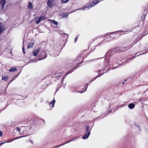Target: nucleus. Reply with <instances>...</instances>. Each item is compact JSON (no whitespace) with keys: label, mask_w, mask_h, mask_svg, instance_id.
<instances>
[{"label":"nucleus","mask_w":148,"mask_h":148,"mask_svg":"<svg viewBox=\"0 0 148 148\" xmlns=\"http://www.w3.org/2000/svg\"><path fill=\"white\" fill-rule=\"evenodd\" d=\"M146 16V14H145L143 15L142 16V18H144V19L145 18V17Z\"/></svg>","instance_id":"obj_41"},{"label":"nucleus","mask_w":148,"mask_h":148,"mask_svg":"<svg viewBox=\"0 0 148 148\" xmlns=\"http://www.w3.org/2000/svg\"><path fill=\"white\" fill-rule=\"evenodd\" d=\"M53 0H48L47 3V5L48 7L51 8L53 5Z\"/></svg>","instance_id":"obj_11"},{"label":"nucleus","mask_w":148,"mask_h":148,"mask_svg":"<svg viewBox=\"0 0 148 148\" xmlns=\"http://www.w3.org/2000/svg\"><path fill=\"white\" fill-rule=\"evenodd\" d=\"M21 72V71L19 72L17 75H16L14 77H15V79L18 76Z\"/></svg>","instance_id":"obj_40"},{"label":"nucleus","mask_w":148,"mask_h":148,"mask_svg":"<svg viewBox=\"0 0 148 148\" xmlns=\"http://www.w3.org/2000/svg\"><path fill=\"white\" fill-rule=\"evenodd\" d=\"M5 29V28L4 25H2L1 23H0V35Z\"/></svg>","instance_id":"obj_13"},{"label":"nucleus","mask_w":148,"mask_h":148,"mask_svg":"<svg viewBox=\"0 0 148 148\" xmlns=\"http://www.w3.org/2000/svg\"><path fill=\"white\" fill-rule=\"evenodd\" d=\"M14 122H12L11 123V124H12V125H14Z\"/></svg>","instance_id":"obj_51"},{"label":"nucleus","mask_w":148,"mask_h":148,"mask_svg":"<svg viewBox=\"0 0 148 148\" xmlns=\"http://www.w3.org/2000/svg\"><path fill=\"white\" fill-rule=\"evenodd\" d=\"M60 147V145H56L54 147H53L51 148H57Z\"/></svg>","instance_id":"obj_38"},{"label":"nucleus","mask_w":148,"mask_h":148,"mask_svg":"<svg viewBox=\"0 0 148 148\" xmlns=\"http://www.w3.org/2000/svg\"><path fill=\"white\" fill-rule=\"evenodd\" d=\"M139 37H138V38H136L135 41L134 42V43L133 45H130L126 47H125L122 48H121L120 49H119V48H117L116 49L117 50H119V51H117V52H124L127 50L129 49L130 48H131L133 45L135 44L139 40Z\"/></svg>","instance_id":"obj_3"},{"label":"nucleus","mask_w":148,"mask_h":148,"mask_svg":"<svg viewBox=\"0 0 148 148\" xmlns=\"http://www.w3.org/2000/svg\"><path fill=\"white\" fill-rule=\"evenodd\" d=\"M110 69H108L107 70H106V71L104 72L102 74H100L99 73L98 75H97L96 77H95L93 79H92L90 81V82L91 83L95 79L101 76V75H103L105 73H108Z\"/></svg>","instance_id":"obj_8"},{"label":"nucleus","mask_w":148,"mask_h":148,"mask_svg":"<svg viewBox=\"0 0 148 148\" xmlns=\"http://www.w3.org/2000/svg\"><path fill=\"white\" fill-rule=\"evenodd\" d=\"M56 101L55 99H54L52 101H51L49 103V105L50 107L53 108V107Z\"/></svg>","instance_id":"obj_14"},{"label":"nucleus","mask_w":148,"mask_h":148,"mask_svg":"<svg viewBox=\"0 0 148 148\" xmlns=\"http://www.w3.org/2000/svg\"><path fill=\"white\" fill-rule=\"evenodd\" d=\"M3 135L2 132L1 131H0V137H1Z\"/></svg>","instance_id":"obj_43"},{"label":"nucleus","mask_w":148,"mask_h":148,"mask_svg":"<svg viewBox=\"0 0 148 148\" xmlns=\"http://www.w3.org/2000/svg\"><path fill=\"white\" fill-rule=\"evenodd\" d=\"M22 50H23V53L24 54H25V48H24V47H23Z\"/></svg>","instance_id":"obj_39"},{"label":"nucleus","mask_w":148,"mask_h":148,"mask_svg":"<svg viewBox=\"0 0 148 148\" xmlns=\"http://www.w3.org/2000/svg\"><path fill=\"white\" fill-rule=\"evenodd\" d=\"M10 54H12V52L11 51L10 52Z\"/></svg>","instance_id":"obj_56"},{"label":"nucleus","mask_w":148,"mask_h":148,"mask_svg":"<svg viewBox=\"0 0 148 148\" xmlns=\"http://www.w3.org/2000/svg\"><path fill=\"white\" fill-rule=\"evenodd\" d=\"M101 0H93V2L86 4L84 7L81 8V9L82 10H85L86 9L88 10L93 7L99 3Z\"/></svg>","instance_id":"obj_2"},{"label":"nucleus","mask_w":148,"mask_h":148,"mask_svg":"<svg viewBox=\"0 0 148 148\" xmlns=\"http://www.w3.org/2000/svg\"><path fill=\"white\" fill-rule=\"evenodd\" d=\"M65 144H66V143H62V144H61V145H60V146H62V145H64Z\"/></svg>","instance_id":"obj_47"},{"label":"nucleus","mask_w":148,"mask_h":148,"mask_svg":"<svg viewBox=\"0 0 148 148\" xmlns=\"http://www.w3.org/2000/svg\"><path fill=\"white\" fill-rule=\"evenodd\" d=\"M104 70V68H103L102 69H101H101L99 70H98V72L99 73L101 70Z\"/></svg>","instance_id":"obj_45"},{"label":"nucleus","mask_w":148,"mask_h":148,"mask_svg":"<svg viewBox=\"0 0 148 148\" xmlns=\"http://www.w3.org/2000/svg\"><path fill=\"white\" fill-rule=\"evenodd\" d=\"M91 129L92 128L90 129L89 126L87 125L86 126V132H85L84 135L82 137L83 139H86L89 137Z\"/></svg>","instance_id":"obj_5"},{"label":"nucleus","mask_w":148,"mask_h":148,"mask_svg":"<svg viewBox=\"0 0 148 148\" xmlns=\"http://www.w3.org/2000/svg\"><path fill=\"white\" fill-rule=\"evenodd\" d=\"M34 45V42H31L28 44L27 48H29L33 47Z\"/></svg>","instance_id":"obj_23"},{"label":"nucleus","mask_w":148,"mask_h":148,"mask_svg":"<svg viewBox=\"0 0 148 148\" xmlns=\"http://www.w3.org/2000/svg\"><path fill=\"white\" fill-rule=\"evenodd\" d=\"M27 7L29 9H32L33 7H32V3L30 2H29L28 4Z\"/></svg>","instance_id":"obj_22"},{"label":"nucleus","mask_w":148,"mask_h":148,"mask_svg":"<svg viewBox=\"0 0 148 148\" xmlns=\"http://www.w3.org/2000/svg\"><path fill=\"white\" fill-rule=\"evenodd\" d=\"M148 52V51H146V53H147Z\"/></svg>","instance_id":"obj_64"},{"label":"nucleus","mask_w":148,"mask_h":148,"mask_svg":"<svg viewBox=\"0 0 148 148\" xmlns=\"http://www.w3.org/2000/svg\"><path fill=\"white\" fill-rule=\"evenodd\" d=\"M6 3V0H0V6H2V9H4V6Z\"/></svg>","instance_id":"obj_12"},{"label":"nucleus","mask_w":148,"mask_h":148,"mask_svg":"<svg viewBox=\"0 0 148 148\" xmlns=\"http://www.w3.org/2000/svg\"><path fill=\"white\" fill-rule=\"evenodd\" d=\"M142 52V53H141V54H144V53L143 52ZM140 55V54H138V55H137V56H139V55Z\"/></svg>","instance_id":"obj_49"},{"label":"nucleus","mask_w":148,"mask_h":148,"mask_svg":"<svg viewBox=\"0 0 148 148\" xmlns=\"http://www.w3.org/2000/svg\"><path fill=\"white\" fill-rule=\"evenodd\" d=\"M69 143V141H67V142H66L65 143H66V144H67V143Z\"/></svg>","instance_id":"obj_53"},{"label":"nucleus","mask_w":148,"mask_h":148,"mask_svg":"<svg viewBox=\"0 0 148 148\" xmlns=\"http://www.w3.org/2000/svg\"><path fill=\"white\" fill-rule=\"evenodd\" d=\"M101 44V43H99V44L96 46H97L99 45H100Z\"/></svg>","instance_id":"obj_52"},{"label":"nucleus","mask_w":148,"mask_h":148,"mask_svg":"<svg viewBox=\"0 0 148 148\" xmlns=\"http://www.w3.org/2000/svg\"><path fill=\"white\" fill-rule=\"evenodd\" d=\"M82 63V62H79V64H81V63Z\"/></svg>","instance_id":"obj_60"},{"label":"nucleus","mask_w":148,"mask_h":148,"mask_svg":"<svg viewBox=\"0 0 148 148\" xmlns=\"http://www.w3.org/2000/svg\"><path fill=\"white\" fill-rule=\"evenodd\" d=\"M25 130H22L21 131V133L20 134H24V135L23 136V137L28 136L32 134L31 132V128L30 126H27L25 127Z\"/></svg>","instance_id":"obj_4"},{"label":"nucleus","mask_w":148,"mask_h":148,"mask_svg":"<svg viewBox=\"0 0 148 148\" xmlns=\"http://www.w3.org/2000/svg\"><path fill=\"white\" fill-rule=\"evenodd\" d=\"M124 83V82H123L122 83V84H123Z\"/></svg>","instance_id":"obj_63"},{"label":"nucleus","mask_w":148,"mask_h":148,"mask_svg":"<svg viewBox=\"0 0 148 148\" xmlns=\"http://www.w3.org/2000/svg\"><path fill=\"white\" fill-rule=\"evenodd\" d=\"M86 50H84L83 51L82 53L81 54H80V55H79V56L78 57L75 59V63H76L77 61H80L81 59V56H82L83 59H84L88 56V54H86Z\"/></svg>","instance_id":"obj_6"},{"label":"nucleus","mask_w":148,"mask_h":148,"mask_svg":"<svg viewBox=\"0 0 148 148\" xmlns=\"http://www.w3.org/2000/svg\"><path fill=\"white\" fill-rule=\"evenodd\" d=\"M146 131H147V132H148V129H147V130H146Z\"/></svg>","instance_id":"obj_57"},{"label":"nucleus","mask_w":148,"mask_h":148,"mask_svg":"<svg viewBox=\"0 0 148 148\" xmlns=\"http://www.w3.org/2000/svg\"><path fill=\"white\" fill-rule=\"evenodd\" d=\"M52 22L55 25H57L58 24V22L54 20H52Z\"/></svg>","instance_id":"obj_32"},{"label":"nucleus","mask_w":148,"mask_h":148,"mask_svg":"<svg viewBox=\"0 0 148 148\" xmlns=\"http://www.w3.org/2000/svg\"><path fill=\"white\" fill-rule=\"evenodd\" d=\"M121 32V33L120 35H123L128 33L127 31H123L121 30L116 31L114 32H110L109 33H107L104 36H103L102 37L104 36L103 40L104 41H105L106 42H108V41H110L111 40V36H110V35L113 34V33H116V32Z\"/></svg>","instance_id":"obj_1"},{"label":"nucleus","mask_w":148,"mask_h":148,"mask_svg":"<svg viewBox=\"0 0 148 148\" xmlns=\"http://www.w3.org/2000/svg\"><path fill=\"white\" fill-rule=\"evenodd\" d=\"M135 106V104L133 103H131L129 104L128 107L130 109H132L134 108Z\"/></svg>","instance_id":"obj_18"},{"label":"nucleus","mask_w":148,"mask_h":148,"mask_svg":"<svg viewBox=\"0 0 148 148\" xmlns=\"http://www.w3.org/2000/svg\"><path fill=\"white\" fill-rule=\"evenodd\" d=\"M78 138H74L73 139H72V140H73V141H75L76 140V139Z\"/></svg>","instance_id":"obj_44"},{"label":"nucleus","mask_w":148,"mask_h":148,"mask_svg":"<svg viewBox=\"0 0 148 148\" xmlns=\"http://www.w3.org/2000/svg\"><path fill=\"white\" fill-rule=\"evenodd\" d=\"M15 79V77H14L9 82V83L8 84V85L12 82Z\"/></svg>","instance_id":"obj_36"},{"label":"nucleus","mask_w":148,"mask_h":148,"mask_svg":"<svg viewBox=\"0 0 148 148\" xmlns=\"http://www.w3.org/2000/svg\"><path fill=\"white\" fill-rule=\"evenodd\" d=\"M25 127H23L21 128H18V127L16 128L17 131L18 132H20L21 133V131H22V130H25Z\"/></svg>","instance_id":"obj_17"},{"label":"nucleus","mask_w":148,"mask_h":148,"mask_svg":"<svg viewBox=\"0 0 148 148\" xmlns=\"http://www.w3.org/2000/svg\"><path fill=\"white\" fill-rule=\"evenodd\" d=\"M119 106H118L117 108H116V109H113L110 111H109V112L111 113L112 112H115V111L116 110L119 108Z\"/></svg>","instance_id":"obj_30"},{"label":"nucleus","mask_w":148,"mask_h":148,"mask_svg":"<svg viewBox=\"0 0 148 148\" xmlns=\"http://www.w3.org/2000/svg\"><path fill=\"white\" fill-rule=\"evenodd\" d=\"M69 14L68 13H64L62 14V18H64L66 16H68Z\"/></svg>","instance_id":"obj_26"},{"label":"nucleus","mask_w":148,"mask_h":148,"mask_svg":"<svg viewBox=\"0 0 148 148\" xmlns=\"http://www.w3.org/2000/svg\"><path fill=\"white\" fill-rule=\"evenodd\" d=\"M102 37L101 36V37H100V36H98V37H96L95 38V40H97V39H98V38H100V37Z\"/></svg>","instance_id":"obj_42"},{"label":"nucleus","mask_w":148,"mask_h":148,"mask_svg":"<svg viewBox=\"0 0 148 148\" xmlns=\"http://www.w3.org/2000/svg\"><path fill=\"white\" fill-rule=\"evenodd\" d=\"M109 64V62L107 61H105L104 62L103 64L104 66L103 67L104 68V70H105L106 68L108 67V66Z\"/></svg>","instance_id":"obj_15"},{"label":"nucleus","mask_w":148,"mask_h":148,"mask_svg":"<svg viewBox=\"0 0 148 148\" xmlns=\"http://www.w3.org/2000/svg\"><path fill=\"white\" fill-rule=\"evenodd\" d=\"M69 0H61V3H67L69 1Z\"/></svg>","instance_id":"obj_28"},{"label":"nucleus","mask_w":148,"mask_h":148,"mask_svg":"<svg viewBox=\"0 0 148 148\" xmlns=\"http://www.w3.org/2000/svg\"><path fill=\"white\" fill-rule=\"evenodd\" d=\"M63 79H62V80H61V82H60V83H59V84H58V86H60L61 85V84H62L63 83Z\"/></svg>","instance_id":"obj_37"},{"label":"nucleus","mask_w":148,"mask_h":148,"mask_svg":"<svg viewBox=\"0 0 148 148\" xmlns=\"http://www.w3.org/2000/svg\"><path fill=\"white\" fill-rule=\"evenodd\" d=\"M8 78V76H2V79L4 81H6Z\"/></svg>","instance_id":"obj_25"},{"label":"nucleus","mask_w":148,"mask_h":148,"mask_svg":"<svg viewBox=\"0 0 148 148\" xmlns=\"http://www.w3.org/2000/svg\"><path fill=\"white\" fill-rule=\"evenodd\" d=\"M146 11H147V10H146L145 9V10L144 12H145Z\"/></svg>","instance_id":"obj_59"},{"label":"nucleus","mask_w":148,"mask_h":148,"mask_svg":"<svg viewBox=\"0 0 148 148\" xmlns=\"http://www.w3.org/2000/svg\"><path fill=\"white\" fill-rule=\"evenodd\" d=\"M41 21V20L39 18L37 19L36 20V23L38 24Z\"/></svg>","instance_id":"obj_31"},{"label":"nucleus","mask_w":148,"mask_h":148,"mask_svg":"<svg viewBox=\"0 0 148 148\" xmlns=\"http://www.w3.org/2000/svg\"><path fill=\"white\" fill-rule=\"evenodd\" d=\"M123 64V63H121V64H119V65H121V64Z\"/></svg>","instance_id":"obj_55"},{"label":"nucleus","mask_w":148,"mask_h":148,"mask_svg":"<svg viewBox=\"0 0 148 148\" xmlns=\"http://www.w3.org/2000/svg\"><path fill=\"white\" fill-rule=\"evenodd\" d=\"M17 69L15 67H12L11 69H9L8 71L10 72H13L15 71Z\"/></svg>","instance_id":"obj_19"},{"label":"nucleus","mask_w":148,"mask_h":148,"mask_svg":"<svg viewBox=\"0 0 148 148\" xmlns=\"http://www.w3.org/2000/svg\"><path fill=\"white\" fill-rule=\"evenodd\" d=\"M40 48H38L36 50H34L33 51V55L34 56H36L39 53Z\"/></svg>","instance_id":"obj_10"},{"label":"nucleus","mask_w":148,"mask_h":148,"mask_svg":"<svg viewBox=\"0 0 148 148\" xmlns=\"http://www.w3.org/2000/svg\"><path fill=\"white\" fill-rule=\"evenodd\" d=\"M88 84L86 86H84V88H83V90H84V91H80L79 92L80 93H82L83 92H84L86 90H87V87H88Z\"/></svg>","instance_id":"obj_24"},{"label":"nucleus","mask_w":148,"mask_h":148,"mask_svg":"<svg viewBox=\"0 0 148 148\" xmlns=\"http://www.w3.org/2000/svg\"><path fill=\"white\" fill-rule=\"evenodd\" d=\"M145 49V50H148V47H147L146 49Z\"/></svg>","instance_id":"obj_54"},{"label":"nucleus","mask_w":148,"mask_h":148,"mask_svg":"<svg viewBox=\"0 0 148 148\" xmlns=\"http://www.w3.org/2000/svg\"><path fill=\"white\" fill-rule=\"evenodd\" d=\"M141 38H142V37H140L139 39H141Z\"/></svg>","instance_id":"obj_62"},{"label":"nucleus","mask_w":148,"mask_h":148,"mask_svg":"<svg viewBox=\"0 0 148 148\" xmlns=\"http://www.w3.org/2000/svg\"><path fill=\"white\" fill-rule=\"evenodd\" d=\"M135 57L133 56L132 58H128L126 60L125 62H123V63H125V62H126V63L128 62L130 60H132V59L134 58Z\"/></svg>","instance_id":"obj_20"},{"label":"nucleus","mask_w":148,"mask_h":148,"mask_svg":"<svg viewBox=\"0 0 148 148\" xmlns=\"http://www.w3.org/2000/svg\"><path fill=\"white\" fill-rule=\"evenodd\" d=\"M61 74L60 73H58L57 74H56V76L55 77H56V78L58 79L59 78V77L61 76ZM54 77H55V76H54Z\"/></svg>","instance_id":"obj_29"},{"label":"nucleus","mask_w":148,"mask_h":148,"mask_svg":"<svg viewBox=\"0 0 148 148\" xmlns=\"http://www.w3.org/2000/svg\"><path fill=\"white\" fill-rule=\"evenodd\" d=\"M47 54L44 51L41 52L39 54V56H40L39 60H41L46 58L47 57Z\"/></svg>","instance_id":"obj_7"},{"label":"nucleus","mask_w":148,"mask_h":148,"mask_svg":"<svg viewBox=\"0 0 148 148\" xmlns=\"http://www.w3.org/2000/svg\"><path fill=\"white\" fill-rule=\"evenodd\" d=\"M118 66L116 67H113L112 68V69H115L116 68H117L118 67Z\"/></svg>","instance_id":"obj_48"},{"label":"nucleus","mask_w":148,"mask_h":148,"mask_svg":"<svg viewBox=\"0 0 148 148\" xmlns=\"http://www.w3.org/2000/svg\"><path fill=\"white\" fill-rule=\"evenodd\" d=\"M45 17L44 16H41L39 18L41 20V21L42 20H44L45 19Z\"/></svg>","instance_id":"obj_34"},{"label":"nucleus","mask_w":148,"mask_h":148,"mask_svg":"<svg viewBox=\"0 0 148 148\" xmlns=\"http://www.w3.org/2000/svg\"><path fill=\"white\" fill-rule=\"evenodd\" d=\"M117 59L116 58H112L111 59H110L109 60V62L110 63V65H113L114 64V63L116 62L117 61Z\"/></svg>","instance_id":"obj_9"},{"label":"nucleus","mask_w":148,"mask_h":148,"mask_svg":"<svg viewBox=\"0 0 148 148\" xmlns=\"http://www.w3.org/2000/svg\"><path fill=\"white\" fill-rule=\"evenodd\" d=\"M108 113L104 115V116H103V115H104V114H103V115H101L100 116L98 117L97 118V119L99 118H103L104 116H105L106 115L108 114Z\"/></svg>","instance_id":"obj_33"},{"label":"nucleus","mask_w":148,"mask_h":148,"mask_svg":"<svg viewBox=\"0 0 148 148\" xmlns=\"http://www.w3.org/2000/svg\"><path fill=\"white\" fill-rule=\"evenodd\" d=\"M58 88H59V87L57 89V90L58 91Z\"/></svg>","instance_id":"obj_58"},{"label":"nucleus","mask_w":148,"mask_h":148,"mask_svg":"<svg viewBox=\"0 0 148 148\" xmlns=\"http://www.w3.org/2000/svg\"><path fill=\"white\" fill-rule=\"evenodd\" d=\"M62 36L63 37H66V38L68 37L69 35L66 33H62L61 34Z\"/></svg>","instance_id":"obj_27"},{"label":"nucleus","mask_w":148,"mask_h":148,"mask_svg":"<svg viewBox=\"0 0 148 148\" xmlns=\"http://www.w3.org/2000/svg\"><path fill=\"white\" fill-rule=\"evenodd\" d=\"M138 127V129H140V127Z\"/></svg>","instance_id":"obj_61"},{"label":"nucleus","mask_w":148,"mask_h":148,"mask_svg":"<svg viewBox=\"0 0 148 148\" xmlns=\"http://www.w3.org/2000/svg\"><path fill=\"white\" fill-rule=\"evenodd\" d=\"M78 38V37H76L75 38V42H76Z\"/></svg>","instance_id":"obj_46"},{"label":"nucleus","mask_w":148,"mask_h":148,"mask_svg":"<svg viewBox=\"0 0 148 148\" xmlns=\"http://www.w3.org/2000/svg\"><path fill=\"white\" fill-rule=\"evenodd\" d=\"M68 141H69V143H70L71 141H73V140H72V139H71Z\"/></svg>","instance_id":"obj_50"},{"label":"nucleus","mask_w":148,"mask_h":148,"mask_svg":"<svg viewBox=\"0 0 148 148\" xmlns=\"http://www.w3.org/2000/svg\"><path fill=\"white\" fill-rule=\"evenodd\" d=\"M78 65H77V64L75 66V67L73 69H70L68 71V72L67 74L70 73H71L72 71H73V70L74 69H75L76 68H77V66Z\"/></svg>","instance_id":"obj_21"},{"label":"nucleus","mask_w":148,"mask_h":148,"mask_svg":"<svg viewBox=\"0 0 148 148\" xmlns=\"http://www.w3.org/2000/svg\"><path fill=\"white\" fill-rule=\"evenodd\" d=\"M14 141L13 140V139L8 140H7L5 142H3L1 143H0V146L1 145H2L3 144H4L5 143H10V142H12V141Z\"/></svg>","instance_id":"obj_16"},{"label":"nucleus","mask_w":148,"mask_h":148,"mask_svg":"<svg viewBox=\"0 0 148 148\" xmlns=\"http://www.w3.org/2000/svg\"><path fill=\"white\" fill-rule=\"evenodd\" d=\"M23 137V136H20V137H16V138H14L13 139V140H16V139H19V138H22Z\"/></svg>","instance_id":"obj_35"}]
</instances>
